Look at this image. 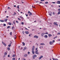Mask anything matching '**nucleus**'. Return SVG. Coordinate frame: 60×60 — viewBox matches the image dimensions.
<instances>
[{
    "label": "nucleus",
    "instance_id": "nucleus-1",
    "mask_svg": "<svg viewBox=\"0 0 60 60\" xmlns=\"http://www.w3.org/2000/svg\"><path fill=\"white\" fill-rule=\"evenodd\" d=\"M34 38H36L37 39L39 38V37L38 36L35 35L34 36Z\"/></svg>",
    "mask_w": 60,
    "mask_h": 60
},
{
    "label": "nucleus",
    "instance_id": "nucleus-2",
    "mask_svg": "<svg viewBox=\"0 0 60 60\" xmlns=\"http://www.w3.org/2000/svg\"><path fill=\"white\" fill-rule=\"evenodd\" d=\"M2 43L3 44V45H4L5 46H6V44L4 43L3 41H2Z\"/></svg>",
    "mask_w": 60,
    "mask_h": 60
},
{
    "label": "nucleus",
    "instance_id": "nucleus-3",
    "mask_svg": "<svg viewBox=\"0 0 60 60\" xmlns=\"http://www.w3.org/2000/svg\"><path fill=\"white\" fill-rule=\"evenodd\" d=\"M24 57H26L27 56V54H25L23 56Z\"/></svg>",
    "mask_w": 60,
    "mask_h": 60
},
{
    "label": "nucleus",
    "instance_id": "nucleus-4",
    "mask_svg": "<svg viewBox=\"0 0 60 60\" xmlns=\"http://www.w3.org/2000/svg\"><path fill=\"white\" fill-rule=\"evenodd\" d=\"M42 57H43V56H41L39 57V60H41V58H42Z\"/></svg>",
    "mask_w": 60,
    "mask_h": 60
},
{
    "label": "nucleus",
    "instance_id": "nucleus-5",
    "mask_svg": "<svg viewBox=\"0 0 60 60\" xmlns=\"http://www.w3.org/2000/svg\"><path fill=\"white\" fill-rule=\"evenodd\" d=\"M49 44L50 45H52L53 44V42L52 41H50L49 42Z\"/></svg>",
    "mask_w": 60,
    "mask_h": 60
},
{
    "label": "nucleus",
    "instance_id": "nucleus-6",
    "mask_svg": "<svg viewBox=\"0 0 60 60\" xmlns=\"http://www.w3.org/2000/svg\"><path fill=\"white\" fill-rule=\"evenodd\" d=\"M44 34H45V33H42L41 34V36L42 37H43V35H44Z\"/></svg>",
    "mask_w": 60,
    "mask_h": 60
},
{
    "label": "nucleus",
    "instance_id": "nucleus-7",
    "mask_svg": "<svg viewBox=\"0 0 60 60\" xmlns=\"http://www.w3.org/2000/svg\"><path fill=\"white\" fill-rule=\"evenodd\" d=\"M54 24L55 25H56V26H58V24H57V23L55 22L54 23Z\"/></svg>",
    "mask_w": 60,
    "mask_h": 60
},
{
    "label": "nucleus",
    "instance_id": "nucleus-8",
    "mask_svg": "<svg viewBox=\"0 0 60 60\" xmlns=\"http://www.w3.org/2000/svg\"><path fill=\"white\" fill-rule=\"evenodd\" d=\"M40 45H42V46H43V45H45V44L43 43H41L40 44Z\"/></svg>",
    "mask_w": 60,
    "mask_h": 60
},
{
    "label": "nucleus",
    "instance_id": "nucleus-9",
    "mask_svg": "<svg viewBox=\"0 0 60 60\" xmlns=\"http://www.w3.org/2000/svg\"><path fill=\"white\" fill-rule=\"evenodd\" d=\"M25 33H26V34H29V32L27 31H25Z\"/></svg>",
    "mask_w": 60,
    "mask_h": 60
},
{
    "label": "nucleus",
    "instance_id": "nucleus-10",
    "mask_svg": "<svg viewBox=\"0 0 60 60\" xmlns=\"http://www.w3.org/2000/svg\"><path fill=\"white\" fill-rule=\"evenodd\" d=\"M57 2H58V3H57V4H60V1H57Z\"/></svg>",
    "mask_w": 60,
    "mask_h": 60
},
{
    "label": "nucleus",
    "instance_id": "nucleus-11",
    "mask_svg": "<svg viewBox=\"0 0 60 60\" xmlns=\"http://www.w3.org/2000/svg\"><path fill=\"white\" fill-rule=\"evenodd\" d=\"M43 48V46H40L39 47V49H42Z\"/></svg>",
    "mask_w": 60,
    "mask_h": 60
},
{
    "label": "nucleus",
    "instance_id": "nucleus-12",
    "mask_svg": "<svg viewBox=\"0 0 60 60\" xmlns=\"http://www.w3.org/2000/svg\"><path fill=\"white\" fill-rule=\"evenodd\" d=\"M44 37L46 38H48V36L47 35H45L44 36Z\"/></svg>",
    "mask_w": 60,
    "mask_h": 60
},
{
    "label": "nucleus",
    "instance_id": "nucleus-13",
    "mask_svg": "<svg viewBox=\"0 0 60 60\" xmlns=\"http://www.w3.org/2000/svg\"><path fill=\"white\" fill-rule=\"evenodd\" d=\"M49 36V37H50V36H52V35L50 34H48Z\"/></svg>",
    "mask_w": 60,
    "mask_h": 60
},
{
    "label": "nucleus",
    "instance_id": "nucleus-14",
    "mask_svg": "<svg viewBox=\"0 0 60 60\" xmlns=\"http://www.w3.org/2000/svg\"><path fill=\"white\" fill-rule=\"evenodd\" d=\"M4 21L3 20H0V22H4Z\"/></svg>",
    "mask_w": 60,
    "mask_h": 60
},
{
    "label": "nucleus",
    "instance_id": "nucleus-15",
    "mask_svg": "<svg viewBox=\"0 0 60 60\" xmlns=\"http://www.w3.org/2000/svg\"><path fill=\"white\" fill-rule=\"evenodd\" d=\"M22 43L23 45V46H25V43L22 42Z\"/></svg>",
    "mask_w": 60,
    "mask_h": 60
},
{
    "label": "nucleus",
    "instance_id": "nucleus-16",
    "mask_svg": "<svg viewBox=\"0 0 60 60\" xmlns=\"http://www.w3.org/2000/svg\"><path fill=\"white\" fill-rule=\"evenodd\" d=\"M8 24H9V25H11V22H8Z\"/></svg>",
    "mask_w": 60,
    "mask_h": 60
},
{
    "label": "nucleus",
    "instance_id": "nucleus-17",
    "mask_svg": "<svg viewBox=\"0 0 60 60\" xmlns=\"http://www.w3.org/2000/svg\"><path fill=\"white\" fill-rule=\"evenodd\" d=\"M27 48H26V47H25L24 48V49H23V50H26V49Z\"/></svg>",
    "mask_w": 60,
    "mask_h": 60
},
{
    "label": "nucleus",
    "instance_id": "nucleus-18",
    "mask_svg": "<svg viewBox=\"0 0 60 60\" xmlns=\"http://www.w3.org/2000/svg\"><path fill=\"white\" fill-rule=\"evenodd\" d=\"M35 53L36 54H37V55H39V52H35Z\"/></svg>",
    "mask_w": 60,
    "mask_h": 60
},
{
    "label": "nucleus",
    "instance_id": "nucleus-19",
    "mask_svg": "<svg viewBox=\"0 0 60 60\" xmlns=\"http://www.w3.org/2000/svg\"><path fill=\"white\" fill-rule=\"evenodd\" d=\"M32 52L33 54H34V51H32Z\"/></svg>",
    "mask_w": 60,
    "mask_h": 60
},
{
    "label": "nucleus",
    "instance_id": "nucleus-20",
    "mask_svg": "<svg viewBox=\"0 0 60 60\" xmlns=\"http://www.w3.org/2000/svg\"><path fill=\"white\" fill-rule=\"evenodd\" d=\"M29 15V16H31V15H32V13H30Z\"/></svg>",
    "mask_w": 60,
    "mask_h": 60
},
{
    "label": "nucleus",
    "instance_id": "nucleus-21",
    "mask_svg": "<svg viewBox=\"0 0 60 60\" xmlns=\"http://www.w3.org/2000/svg\"><path fill=\"white\" fill-rule=\"evenodd\" d=\"M8 49V50H10V48L9 47H8L7 48Z\"/></svg>",
    "mask_w": 60,
    "mask_h": 60
},
{
    "label": "nucleus",
    "instance_id": "nucleus-22",
    "mask_svg": "<svg viewBox=\"0 0 60 60\" xmlns=\"http://www.w3.org/2000/svg\"><path fill=\"white\" fill-rule=\"evenodd\" d=\"M58 15H59V14H60V11H59L58 12Z\"/></svg>",
    "mask_w": 60,
    "mask_h": 60
},
{
    "label": "nucleus",
    "instance_id": "nucleus-23",
    "mask_svg": "<svg viewBox=\"0 0 60 60\" xmlns=\"http://www.w3.org/2000/svg\"><path fill=\"white\" fill-rule=\"evenodd\" d=\"M4 55H7V53L5 52L4 53Z\"/></svg>",
    "mask_w": 60,
    "mask_h": 60
},
{
    "label": "nucleus",
    "instance_id": "nucleus-24",
    "mask_svg": "<svg viewBox=\"0 0 60 60\" xmlns=\"http://www.w3.org/2000/svg\"><path fill=\"white\" fill-rule=\"evenodd\" d=\"M15 55L14 54L13 55L12 57H15Z\"/></svg>",
    "mask_w": 60,
    "mask_h": 60
},
{
    "label": "nucleus",
    "instance_id": "nucleus-25",
    "mask_svg": "<svg viewBox=\"0 0 60 60\" xmlns=\"http://www.w3.org/2000/svg\"><path fill=\"white\" fill-rule=\"evenodd\" d=\"M7 19H5L4 20H5V22H6V21H7Z\"/></svg>",
    "mask_w": 60,
    "mask_h": 60
},
{
    "label": "nucleus",
    "instance_id": "nucleus-26",
    "mask_svg": "<svg viewBox=\"0 0 60 60\" xmlns=\"http://www.w3.org/2000/svg\"><path fill=\"white\" fill-rule=\"evenodd\" d=\"M48 3H49V2H48L47 1L45 3V4H48Z\"/></svg>",
    "mask_w": 60,
    "mask_h": 60
},
{
    "label": "nucleus",
    "instance_id": "nucleus-27",
    "mask_svg": "<svg viewBox=\"0 0 60 60\" xmlns=\"http://www.w3.org/2000/svg\"><path fill=\"white\" fill-rule=\"evenodd\" d=\"M49 34V33L48 32H46L45 33V34Z\"/></svg>",
    "mask_w": 60,
    "mask_h": 60
},
{
    "label": "nucleus",
    "instance_id": "nucleus-28",
    "mask_svg": "<svg viewBox=\"0 0 60 60\" xmlns=\"http://www.w3.org/2000/svg\"><path fill=\"white\" fill-rule=\"evenodd\" d=\"M48 15H49V16H52V15L50 13V14H48Z\"/></svg>",
    "mask_w": 60,
    "mask_h": 60
},
{
    "label": "nucleus",
    "instance_id": "nucleus-29",
    "mask_svg": "<svg viewBox=\"0 0 60 60\" xmlns=\"http://www.w3.org/2000/svg\"><path fill=\"white\" fill-rule=\"evenodd\" d=\"M17 7L18 9H19V5H18V6H17Z\"/></svg>",
    "mask_w": 60,
    "mask_h": 60
},
{
    "label": "nucleus",
    "instance_id": "nucleus-30",
    "mask_svg": "<svg viewBox=\"0 0 60 60\" xmlns=\"http://www.w3.org/2000/svg\"><path fill=\"white\" fill-rule=\"evenodd\" d=\"M14 38H15V39H16V36L15 35L14 36Z\"/></svg>",
    "mask_w": 60,
    "mask_h": 60
},
{
    "label": "nucleus",
    "instance_id": "nucleus-31",
    "mask_svg": "<svg viewBox=\"0 0 60 60\" xmlns=\"http://www.w3.org/2000/svg\"><path fill=\"white\" fill-rule=\"evenodd\" d=\"M3 26H6V24H4Z\"/></svg>",
    "mask_w": 60,
    "mask_h": 60
},
{
    "label": "nucleus",
    "instance_id": "nucleus-32",
    "mask_svg": "<svg viewBox=\"0 0 60 60\" xmlns=\"http://www.w3.org/2000/svg\"><path fill=\"white\" fill-rule=\"evenodd\" d=\"M34 57H37V56L36 55H35L34 56Z\"/></svg>",
    "mask_w": 60,
    "mask_h": 60
},
{
    "label": "nucleus",
    "instance_id": "nucleus-33",
    "mask_svg": "<svg viewBox=\"0 0 60 60\" xmlns=\"http://www.w3.org/2000/svg\"><path fill=\"white\" fill-rule=\"evenodd\" d=\"M14 15L15 16V15H16L17 14L16 13H15V12H14Z\"/></svg>",
    "mask_w": 60,
    "mask_h": 60
},
{
    "label": "nucleus",
    "instance_id": "nucleus-34",
    "mask_svg": "<svg viewBox=\"0 0 60 60\" xmlns=\"http://www.w3.org/2000/svg\"><path fill=\"white\" fill-rule=\"evenodd\" d=\"M11 45H8V46L9 47H11Z\"/></svg>",
    "mask_w": 60,
    "mask_h": 60
},
{
    "label": "nucleus",
    "instance_id": "nucleus-35",
    "mask_svg": "<svg viewBox=\"0 0 60 60\" xmlns=\"http://www.w3.org/2000/svg\"><path fill=\"white\" fill-rule=\"evenodd\" d=\"M12 60H15V58H13L12 59Z\"/></svg>",
    "mask_w": 60,
    "mask_h": 60
},
{
    "label": "nucleus",
    "instance_id": "nucleus-36",
    "mask_svg": "<svg viewBox=\"0 0 60 60\" xmlns=\"http://www.w3.org/2000/svg\"><path fill=\"white\" fill-rule=\"evenodd\" d=\"M10 26H8L7 27V28L8 29L9 28H10Z\"/></svg>",
    "mask_w": 60,
    "mask_h": 60
},
{
    "label": "nucleus",
    "instance_id": "nucleus-37",
    "mask_svg": "<svg viewBox=\"0 0 60 60\" xmlns=\"http://www.w3.org/2000/svg\"><path fill=\"white\" fill-rule=\"evenodd\" d=\"M22 33L23 34H24L25 33L24 32V31H22Z\"/></svg>",
    "mask_w": 60,
    "mask_h": 60
},
{
    "label": "nucleus",
    "instance_id": "nucleus-38",
    "mask_svg": "<svg viewBox=\"0 0 60 60\" xmlns=\"http://www.w3.org/2000/svg\"><path fill=\"white\" fill-rule=\"evenodd\" d=\"M52 42H53V43H54V42H55V41L53 40L52 41Z\"/></svg>",
    "mask_w": 60,
    "mask_h": 60
},
{
    "label": "nucleus",
    "instance_id": "nucleus-39",
    "mask_svg": "<svg viewBox=\"0 0 60 60\" xmlns=\"http://www.w3.org/2000/svg\"><path fill=\"white\" fill-rule=\"evenodd\" d=\"M32 49H34V46H33L32 47Z\"/></svg>",
    "mask_w": 60,
    "mask_h": 60
},
{
    "label": "nucleus",
    "instance_id": "nucleus-40",
    "mask_svg": "<svg viewBox=\"0 0 60 60\" xmlns=\"http://www.w3.org/2000/svg\"><path fill=\"white\" fill-rule=\"evenodd\" d=\"M12 29H14V27H12Z\"/></svg>",
    "mask_w": 60,
    "mask_h": 60
},
{
    "label": "nucleus",
    "instance_id": "nucleus-41",
    "mask_svg": "<svg viewBox=\"0 0 60 60\" xmlns=\"http://www.w3.org/2000/svg\"><path fill=\"white\" fill-rule=\"evenodd\" d=\"M12 34V32H10V35H11Z\"/></svg>",
    "mask_w": 60,
    "mask_h": 60
},
{
    "label": "nucleus",
    "instance_id": "nucleus-42",
    "mask_svg": "<svg viewBox=\"0 0 60 60\" xmlns=\"http://www.w3.org/2000/svg\"><path fill=\"white\" fill-rule=\"evenodd\" d=\"M21 24L22 25H24V22H22Z\"/></svg>",
    "mask_w": 60,
    "mask_h": 60
},
{
    "label": "nucleus",
    "instance_id": "nucleus-43",
    "mask_svg": "<svg viewBox=\"0 0 60 60\" xmlns=\"http://www.w3.org/2000/svg\"><path fill=\"white\" fill-rule=\"evenodd\" d=\"M52 4H56V3L54 2H52Z\"/></svg>",
    "mask_w": 60,
    "mask_h": 60
},
{
    "label": "nucleus",
    "instance_id": "nucleus-44",
    "mask_svg": "<svg viewBox=\"0 0 60 60\" xmlns=\"http://www.w3.org/2000/svg\"><path fill=\"white\" fill-rule=\"evenodd\" d=\"M16 22L17 23H19V22H18V21H16Z\"/></svg>",
    "mask_w": 60,
    "mask_h": 60
},
{
    "label": "nucleus",
    "instance_id": "nucleus-45",
    "mask_svg": "<svg viewBox=\"0 0 60 60\" xmlns=\"http://www.w3.org/2000/svg\"><path fill=\"white\" fill-rule=\"evenodd\" d=\"M36 45H37V46H38V44H37V43H36Z\"/></svg>",
    "mask_w": 60,
    "mask_h": 60
},
{
    "label": "nucleus",
    "instance_id": "nucleus-46",
    "mask_svg": "<svg viewBox=\"0 0 60 60\" xmlns=\"http://www.w3.org/2000/svg\"><path fill=\"white\" fill-rule=\"evenodd\" d=\"M25 28L26 30H28V29H27V28Z\"/></svg>",
    "mask_w": 60,
    "mask_h": 60
},
{
    "label": "nucleus",
    "instance_id": "nucleus-47",
    "mask_svg": "<svg viewBox=\"0 0 60 60\" xmlns=\"http://www.w3.org/2000/svg\"><path fill=\"white\" fill-rule=\"evenodd\" d=\"M53 60H58L57 59H53Z\"/></svg>",
    "mask_w": 60,
    "mask_h": 60
},
{
    "label": "nucleus",
    "instance_id": "nucleus-48",
    "mask_svg": "<svg viewBox=\"0 0 60 60\" xmlns=\"http://www.w3.org/2000/svg\"><path fill=\"white\" fill-rule=\"evenodd\" d=\"M31 13L30 12V11H29L28 12V13Z\"/></svg>",
    "mask_w": 60,
    "mask_h": 60
},
{
    "label": "nucleus",
    "instance_id": "nucleus-49",
    "mask_svg": "<svg viewBox=\"0 0 60 60\" xmlns=\"http://www.w3.org/2000/svg\"><path fill=\"white\" fill-rule=\"evenodd\" d=\"M57 38V36H56V37H55L54 38V39H55V38Z\"/></svg>",
    "mask_w": 60,
    "mask_h": 60
},
{
    "label": "nucleus",
    "instance_id": "nucleus-50",
    "mask_svg": "<svg viewBox=\"0 0 60 60\" xmlns=\"http://www.w3.org/2000/svg\"><path fill=\"white\" fill-rule=\"evenodd\" d=\"M34 56L33 57V59H35V57H34Z\"/></svg>",
    "mask_w": 60,
    "mask_h": 60
},
{
    "label": "nucleus",
    "instance_id": "nucleus-51",
    "mask_svg": "<svg viewBox=\"0 0 60 60\" xmlns=\"http://www.w3.org/2000/svg\"><path fill=\"white\" fill-rule=\"evenodd\" d=\"M20 18H21V19H23V18L22 17H20Z\"/></svg>",
    "mask_w": 60,
    "mask_h": 60
},
{
    "label": "nucleus",
    "instance_id": "nucleus-52",
    "mask_svg": "<svg viewBox=\"0 0 60 60\" xmlns=\"http://www.w3.org/2000/svg\"><path fill=\"white\" fill-rule=\"evenodd\" d=\"M18 20H20V19H19V18H18Z\"/></svg>",
    "mask_w": 60,
    "mask_h": 60
},
{
    "label": "nucleus",
    "instance_id": "nucleus-53",
    "mask_svg": "<svg viewBox=\"0 0 60 60\" xmlns=\"http://www.w3.org/2000/svg\"><path fill=\"white\" fill-rule=\"evenodd\" d=\"M38 50H37L35 52H38Z\"/></svg>",
    "mask_w": 60,
    "mask_h": 60
},
{
    "label": "nucleus",
    "instance_id": "nucleus-54",
    "mask_svg": "<svg viewBox=\"0 0 60 60\" xmlns=\"http://www.w3.org/2000/svg\"><path fill=\"white\" fill-rule=\"evenodd\" d=\"M60 11V8H59L58 9V11Z\"/></svg>",
    "mask_w": 60,
    "mask_h": 60
},
{
    "label": "nucleus",
    "instance_id": "nucleus-55",
    "mask_svg": "<svg viewBox=\"0 0 60 60\" xmlns=\"http://www.w3.org/2000/svg\"><path fill=\"white\" fill-rule=\"evenodd\" d=\"M28 54H30V52H28Z\"/></svg>",
    "mask_w": 60,
    "mask_h": 60
},
{
    "label": "nucleus",
    "instance_id": "nucleus-56",
    "mask_svg": "<svg viewBox=\"0 0 60 60\" xmlns=\"http://www.w3.org/2000/svg\"><path fill=\"white\" fill-rule=\"evenodd\" d=\"M34 49L32 48V51H34Z\"/></svg>",
    "mask_w": 60,
    "mask_h": 60
},
{
    "label": "nucleus",
    "instance_id": "nucleus-57",
    "mask_svg": "<svg viewBox=\"0 0 60 60\" xmlns=\"http://www.w3.org/2000/svg\"><path fill=\"white\" fill-rule=\"evenodd\" d=\"M6 18H9V16H7L6 17Z\"/></svg>",
    "mask_w": 60,
    "mask_h": 60
},
{
    "label": "nucleus",
    "instance_id": "nucleus-58",
    "mask_svg": "<svg viewBox=\"0 0 60 60\" xmlns=\"http://www.w3.org/2000/svg\"><path fill=\"white\" fill-rule=\"evenodd\" d=\"M45 0H41V1H45Z\"/></svg>",
    "mask_w": 60,
    "mask_h": 60
},
{
    "label": "nucleus",
    "instance_id": "nucleus-59",
    "mask_svg": "<svg viewBox=\"0 0 60 60\" xmlns=\"http://www.w3.org/2000/svg\"><path fill=\"white\" fill-rule=\"evenodd\" d=\"M53 15H55V13L54 12H53Z\"/></svg>",
    "mask_w": 60,
    "mask_h": 60
},
{
    "label": "nucleus",
    "instance_id": "nucleus-60",
    "mask_svg": "<svg viewBox=\"0 0 60 60\" xmlns=\"http://www.w3.org/2000/svg\"><path fill=\"white\" fill-rule=\"evenodd\" d=\"M58 34H59V35H60V33H58Z\"/></svg>",
    "mask_w": 60,
    "mask_h": 60
},
{
    "label": "nucleus",
    "instance_id": "nucleus-61",
    "mask_svg": "<svg viewBox=\"0 0 60 60\" xmlns=\"http://www.w3.org/2000/svg\"><path fill=\"white\" fill-rule=\"evenodd\" d=\"M26 15V17H27V16H28V15L27 14Z\"/></svg>",
    "mask_w": 60,
    "mask_h": 60
},
{
    "label": "nucleus",
    "instance_id": "nucleus-62",
    "mask_svg": "<svg viewBox=\"0 0 60 60\" xmlns=\"http://www.w3.org/2000/svg\"><path fill=\"white\" fill-rule=\"evenodd\" d=\"M37 49H38V48H36V50H37Z\"/></svg>",
    "mask_w": 60,
    "mask_h": 60
},
{
    "label": "nucleus",
    "instance_id": "nucleus-63",
    "mask_svg": "<svg viewBox=\"0 0 60 60\" xmlns=\"http://www.w3.org/2000/svg\"><path fill=\"white\" fill-rule=\"evenodd\" d=\"M14 6L15 7H16V5H15Z\"/></svg>",
    "mask_w": 60,
    "mask_h": 60
},
{
    "label": "nucleus",
    "instance_id": "nucleus-64",
    "mask_svg": "<svg viewBox=\"0 0 60 60\" xmlns=\"http://www.w3.org/2000/svg\"><path fill=\"white\" fill-rule=\"evenodd\" d=\"M10 55H8V57H10Z\"/></svg>",
    "mask_w": 60,
    "mask_h": 60
}]
</instances>
